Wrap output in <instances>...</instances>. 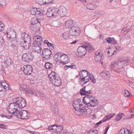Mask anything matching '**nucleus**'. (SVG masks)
I'll return each instance as SVG.
<instances>
[{
  "label": "nucleus",
  "mask_w": 134,
  "mask_h": 134,
  "mask_svg": "<svg viewBox=\"0 0 134 134\" xmlns=\"http://www.w3.org/2000/svg\"><path fill=\"white\" fill-rule=\"evenodd\" d=\"M91 93V89L90 86L84 87L80 90V94L81 95H86L82 99L84 103L87 106L94 107L98 104V100L95 99L92 95H88Z\"/></svg>",
  "instance_id": "obj_1"
},
{
  "label": "nucleus",
  "mask_w": 134,
  "mask_h": 134,
  "mask_svg": "<svg viewBox=\"0 0 134 134\" xmlns=\"http://www.w3.org/2000/svg\"><path fill=\"white\" fill-rule=\"evenodd\" d=\"M13 102L11 103L10 107L14 105V107H18L20 109H23L26 106V101L25 99L22 97H18L15 98L13 99Z\"/></svg>",
  "instance_id": "obj_2"
},
{
  "label": "nucleus",
  "mask_w": 134,
  "mask_h": 134,
  "mask_svg": "<svg viewBox=\"0 0 134 134\" xmlns=\"http://www.w3.org/2000/svg\"><path fill=\"white\" fill-rule=\"evenodd\" d=\"M54 58L55 61L59 62L60 63L66 64L69 62V57L66 54L58 53L54 55Z\"/></svg>",
  "instance_id": "obj_3"
},
{
  "label": "nucleus",
  "mask_w": 134,
  "mask_h": 134,
  "mask_svg": "<svg viewBox=\"0 0 134 134\" xmlns=\"http://www.w3.org/2000/svg\"><path fill=\"white\" fill-rule=\"evenodd\" d=\"M82 102L80 99H76L73 103V106L76 111L79 112H84L87 109V108L82 104Z\"/></svg>",
  "instance_id": "obj_4"
},
{
  "label": "nucleus",
  "mask_w": 134,
  "mask_h": 134,
  "mask_svg": "<svg viewBox=\"0 0 134 134\" xmlns=\"http://www.w3.org/2000/svg\"><path fill=\"white\" fill-rule=\"evenodd\" d=\"M49 79L51 82L57 86H58L61 84V81L58 74L52 71L48 75Z\"/></svg>",
  "instance_id": "obj_5"
},
{
  "label": "nucleus",
  "mask_w": 134,
  "mask_h": 134,
  "mask_svg": "<svg viewBox=\"0 0 134 134\" xmlns=\"http://www.w3.org/2000/svg\"><path fill=\"white\" fill-rule=\"evenodd\" d=\"M81 33L80 28L78 27L72 26L70 29L69 34L70 35L74 36H77L80 35Z\"/></svg>",
  "instance_id": "obj_6"
},
{
  "label": "nucleus",
  "mask_w": 134,
  "mask_h": 134,
  "mask_svg": "<svg viewBox=\"0 0 134 134\" xmlns=\"http://www.w3.org/2000/svg\"><path fill=\"white\" fill-rule=\"evenodd\" d=\"M33 53H27L23 54L22 56L23 59L26 62H29L32 61L34 58Z\"/></svg>",
  "instance_id": "obj_7"
},
{
  "label": "nucleus",
  "mask_w": 134,
  "mask_h": 134,
  "mask_svg": "<svg viewBox=\"0 0 134 134\" xmlns=\"http://www.w3.org/2000/svg\"><path fill=\"white\" fill-rule=\"evenodd\" d=\"M52 54L51 51L48 49H44L42 51V54L43 56V60L49 59L51 57Z\"/></svg>",
  "instance_id": "obj_8"
},
{
  "label": "nucleus",
  "mask_w": 134,
  "mask_h": 134,
  "mask_svg": "<svg viewBox=\"0 0 134 134\" xmlns=\"http://www.w3.org/2000/svg\"><path fill=\"white\" fill-rule=\"evenodd\" d=\"M130 60L127 58L124 59L123 57L119 58L118 60V65L121 68L123 67V65L126 64V65L128 64L129 63Z\"/></svg>",
  "instance_id": "obj_9"
},
{
  "label": "nucleus",
  "mask_w": 134,
  "mask_h": 134,
  "mask_svg": "<svg viewBox=\"0 0 134 134\" xmlns=\"http://www.w3.org/2000/svg\"><path fill=\"white\" fill-rule=\"evenodd\" d=\"M20 41L31 43V37L29 34L24 32L21 34Z\"/></svg>",
  "instance_id": "obj_10"
},
{
  "label": "nucleus",
  "mask_w": 134,
  "mask_h": 134,
  "mask_svg": "<svg viewBox=\"0 0 134 134\" xmlns=\"http://www.w3.org/2000/svg\"><path fill=\"white\" fill-rule=\"evenodd\" d=\"M67 10L65 7L61 6L58 8V15L61 17L65 16L67 13Z\"/></svg>",
  "instance_id": "obj_11"
},
{
  "label": "nucleus",
  "mask_w": 134,
  "mask_h": 134,
  "mask_svg": "<svg viewBox=\"0 0 134 134\" xmlns=\"http://www.w3.org/2000/svg\"><path fill=\"white\" fill-rule=\"evenodd\" d=\"M86 49L85 45H83L79 47L77 49V52L80 56H85L86 54Z\"/></svg>",
  "instance_id": "obj_12"
},
{
  "label": "nucleus",
  "mask_w": 134,
  "mask_h": 134,
  "mask_svg": "<svg viewBox=\"0 0 134 134\" xmlns=\"http://www.w3.org/2000/svg\"><path fill=\"white\" fill-rule=\"evenodd\" d=\"M13 109L14 110L15 109V111H12V112H11L10 111L8 110V112L10 114L12 113V116L13 115H14L15 116H16L19 118H21L22 110H20L19 111V110H17V109L15 107L13 108Z\"/></svg>",
  "instance_id": "obj_13"
},
{
  "label": "nucleus",
  "mask_w": 134,
  "mask_h": 134,
  "mask_svg": "<svg viewBox=\"0 0 134 134\" xmlns=\"http://www.w3.org/2000/svg\"><path fill=\"white\" fill-rule=\"evenodd\" d=\"M30 26L33 33H35L40 31L41 25L40 24H36V25L30 24Z\"/></svg>",
  "instance_id": "obj_14"
},
{
  "label": "nucleus",
  "mask_w": 134,
  "mask_h": 134,
  "mask_svg": "<svg viewBox=\"0 0 134 134\" xmlns=\"http://www.w3.org/2000/svg\"><path fill=\"white\" fill-rule=\"evenodd\" d=\"M41 9L36 8H33L30 10L31 14L36 16H38L39 15H41L42 13L40 12Z\"/></svg>",
  "instance_id": "obj_15"
},
{
  "label": "nucleus",
  "mask_w": 134,
  "mask_h": 134,
  "mask_svg": "<svg viewBox=\"0 0 134 134\" xmlns=\"http://www.w3.org/2000/svg\"><path fill=\"white\" fill-rule=\"evenodd\" d=\"M34 39L35 40L33 42V44L41 45L42 43V38L41 37L39 36H35L34 37Z\"/></svg>",
  "instance_id": "obj_16"
},
{
  "label": "nucleus",
  "mask_w": 134,
  "mask_h": 134,
  "mask_svg": "<svg viewBox=\"0 0 134 134\" xmlns=\"http://www.w3.org/2000/svg\"><path fill=\"white\" fill-rule=\"evenodd\" d=\"M24 74L26 75H28L31 74L33 69L32 66L31 65H27L26 67V68H24Z\"/></svg>",
  "instance_id": "obj_17"
},
{
  "label": "nucleus",
  "mask_w": 134,
  "mask_h": 134,
  "mask_svg": "<svg viewBox=\"0 0 134 134\" xmlns=\"http://www.w3.org/2000/svg\"><path fill=\"white\" fill-rule=\"evenodd\" d=\"M17 43V42L16 40H14V41H12L9 44V48L11 51H14L15 49L16 48V45Z\"/></svg>",
  "instance_id": "obj_18"
},
{
  "label": "nucleus",
  "mask_w": 134,
  "mask_h": 134,
  "mask_svg": "<svg viewBox=\"0 0 134 134\" xmlns=\"http://www.w3.org/2000/svg\"><path fill=\"white\" fill-rule=\"evenodd\" d=\"M100 75L102 76L103 78L105 79L108 80L110 78V75L108 71H103L100 73Z\"/></svg>",
  "instance_id": "obj_19"
},
{
  "label": "nucleus",
  "mask_w": 134,
  "mask_h": 134,
  "mask_svg": "<svg viewBox=\"0 0 134 134\" xmlns=\"http://www.w3.org/2000/svg\"><path fill=\"white\" fill-rule=\"evenodd\" d=\"M20 42V46L22 47V48H23L25 49H29L31 45V43H28L21 41Z\"/></svg>",
  "instance_id": "obj_20"
},
{
  "label": "nucleus",
  "mask_w": 134,
  "mask_h": 134,
  "mask_svg": "<svg viewBox=\"0 0 134 134\" xmlns=\"http://www.w3.org/2000/svg\"><path fill=\"white\" fill-rule=\"evenodd\" d=\"M32 46V48L34 51L38 53L41 52L42 50V49L41 48V45H39L34 44H33Z\"/></svg>",
  "instance_id": "obj_21"
},
{
  "label": "nucleus",
  "mask_w": 134,
  "mask_h": 134,
  "mask_svg": "<svg viewBox=\"0 0 134 134\" xmlns=\"http://www.w3.org/2000/svg\"><path fill=\"white\" fill-rule=\"evenodd\" d=\"M97 7V5L94 3H90L88 4L86 6V8L90 10H93L95 9Z\"/></svg>",
  "instance_id": "obj_22"
},
{
  "label": "nucleus",
  "mask_w": 134,
  "mask_h": 134,
  "mask_svg": "<svg viewBox=\"0 0 134 134\" xmlns=\"http://www.w3.org/2000/svg\"><path fill=\"white\" fill-rule=\"evenodd\" d=\"M49 8L55 16L58 15V8L54 7H52Z\"/></svg>",
  "instance_id": "obj_23"
},
{
  "label": "nucleus",
  "mask_w": 134,
  "mask_h": 134,
  "mask_svg": "<svg viewBox=\"0 0 134 134\" xmlns=\"http://www.w3.org/2000/svg\"><path fill=\"white\" fill-rule=\"evenodd\" d=\"M73 24V21L72 20L69 19L66 21L65 23V26L66 28H69Z\"/></svg>",
  "instance_id": "obj_24"
},
{
  "label": "nucleus",
  "mask_w": 134,
  "mask_h": 134,
  "mask_svg": "<svg viewBox=\"0 0 134 134\" xmlns=\"http://www.w3.org/2000/svg\"><path fill=\"white\" fill-rule=\"evenodd\" d=\"M8 37L10 39H14L16 37L15 32L13 31H10L9 33L8 34Z\"/></svg>",
  "instance_id": "obj_25"
},
{
  "label": "nucleus",
  "mask_w": 134,
  "mask_h": 134,
  "mask_svg": "<svg viewBox=\"0 0 134 134\" xmlns=\"http://www.w3.org/2000/svg\"><path fill=\"white\" fill-rule=\"evenodd\" d=\"M89 77L87 76H85L84 77H82V79L80 78L81 80L80 81V83H81L82 82H83V84L86 83L89 80ZM82 84L83 83H82Z\"/></svg>",
  "instance_id": "obj_26"
},
{
  "label": "nucleus",
  "mask_w": 134,
  "mask_h": 134,
  "mask_svg": "<svg viewBox=\"0 0 134 134\" xmlns=\"http://www.w3.org/2000/svg\"><path fill=\"white\" fill-rule=\"evenodd\" d=\"M22 114L21 119H26L27 118V115L28 114V113L26 111L22 110Z\"/></svg>",
  "instance_id": "obj_27"
},
{
  "label": "nucleus",
  "mask_w": 134,
  "mask_h": 134,
  "mask_svg": "<svg viewBox=\"0 0 134 134\" xmlns=\"http://www.w3.org/2000/svg\"><path fill=\"white\" fill-rule=\"evenodd\" d=\"M38 22L39 21L36 17L34 18L31 19L30 24L36 25V24H40Z\"/></svg>",
  "instance_id": "obj_28"
},
{
  "label": "nucleus",
  "mask_w": 134,
  "mask_h": 134,
  "mask_svg": "<svg viewBox=\"0 0 134 134\" xmlns=\"http://www.w3.org/2000/svg\"><path fill=\"white\" fill-rule=\"evenodd\" d=\"M86 73L87 75H88L89 73L88 72L87 70H82L81 72H80L79 75L80 76V78L82 79L83 76H84V73Z\"/></svg>",
  "instance_id": "obj_29"
},
{
  "label": "nucleus",
  "mask_w": 134,
  "mask_h": 134,
  "mask_svg": "<svg viewBox=\"0 0 134 134\" xmlns=\"http://www.w3.org/2000/svg\"><path fill=\"white\" fill-rule=\"evenodd\" d=\"M115 115V114L107 115L104 118V120L103 121V122L109 120Z\"/></svg>",
  "instance_id": "obj_30"
},
{
  "label": "nucleus",
  "mask_w": 134,
  "mask_h": 134,
  "mask_svg": "<svg viewBox=\"0 0 134 134\" xmlns=\"http://www.w3.org/2000/svg\"><path fill=\"white\" fill-rule=\"evenodd\" d=\"M87 43L88 44V45H85L86 51L88 50L90 52H93L94 50L92 46H90V44L88 42H87Z\"/></svg>",
  "instance_id": "obj_31"
},
{
  "label": "nucleus",
  "mask_w": 134,
  "mask_h": 134,
  "mask_svg": "<svg viewBox=\"0 0 134 134\" xmlns=\"http://www.w3.org/2000/svg\"><path fill=\"white\" fill-rule=\"evenodd\" d=\"M46 15L49 17H51L54 15L49 8L48 9L47 11Z\"/></svg>",
  "instance_id": "obj_32"
},
{
  "label": "nucleus",
  "mask_w": 134,
  "mask_h": 134,
  "mask_svg": "<svg viewBox=\"0 0 134 134\" xmlns=\"http://www.w3.org/2000/svg\"><path fill=\"white\" fill-rule=\"evenodd\" d=\"M53 66V65L52 64L50 63L49 62H47L46 63L44 67L47 69H49L51 68H52Z\"/></svg>",
  "instance_id": "obj_33"
},
{
  "label": "nucleus",
  "mask_w": 134,
  "mask_h": 134,
  "mask_svg": "<svg viewBox=\"0 0 134 134\" xmlns=\"http://www.w3.org/2000/svg\"><path fill=\"white\" fill-rule=\"evenodd\" d=\"M122 93L126 97H128L130 95V93L127 90L122 91Z\"/></svg>",
  "instance_id": "obj_34"
},
{
  "label": "nucleus",
  "mask_w": 134,
  "mask_h": 134,
  "mask_svg": "<svg viewBox=\"0 0 134 134\" xmlns=\"http://www.w3.org/2000/svg\"><path fill=\"white\" fill-rule=\"evenodd\" d=\"M67 32H64L62 34V36L63 38L65 39H68L69 38V34Z\"/></svg>",
  "instance_id": "obj_35"
},
{
  "label": "nucleus",
  "mask_w": 134,
  "mask_h": 134,
  "mask_svg": "<svg viewBox=\"0 0 134 134\" xmlns=\"http://www.w3.org/2000/svg\"><path fill=\"white\" fill-rule=\"evenodd\" d=\"M102 56V55H100L94 57L95 60L97 62H99L101 61Z\"/></svg>",
  "instance_id": "obj_36"
},
{
  "label": "nucleus",
  "mask_w": 134,
  "mask_h": 134,
  "mask_svg": "<svg viewBox=\"0 0 134 134\" xmlns=\"http://www.w3.org/2000/svg\"><path fill=\"white\" fill-rule=\"evenodd\" d=\"M106 41L108 43H115L116 42L114 41V38L112 39L111 38L108 37L106 39Z\"/></svg>",
  "instance_id": "obj_37"
},
{
  "label": "nucleus",
  "mask_w": 134,
  "mask_h": 134,
  "mask_svg": "<svg viewBox=\"0 0 134 134\" xmlns=\"http://www.w3.org/2000/svg\"><path fill=\"white\" fill-rule=\"evenodd\" d=\"M3 84H5L4 85L2 84V88L4 90H7L9 89V87L8 85L5 83H3Z\"/></svg>",
  "instance_id": "obj_38"
},
{
  "label": "nucleus",
  "mask_w": 134,
  "mask_h": 134,
  "mask_svg": "<svg viewBox=\"0 0 134 134\" xmlns=\"http://www.w3.org/2000/svg\"><path fill=\"white\" fill-rule=\"evenodd\" d=\"M36 2L38 4L41 5H44L45 4L44 0H35Z\"/></svg>",
  "instance_id": "obj_39"
},
{
  "label": "nucleus",
  "mask_w": 134,
  "mask_h": 134,
  "mask_svg": "<svg viewBox=\"0 0 134 134\" xmlns=\"http://www.w3.org/2000/svg\"><path fill=\"white\" fill-rule=\"evenodd\" d=\"M110 67L111 68H116L117 67V63L116 62H113L111 64Z\"/></svg>",
  "instance_id": "obj_40"
},
{
  "label": "nucleus",
  "mask_w": 134,
  "mask_h": 134,
  "mask_svg": "<svg viewBox=\"0 0 134 134\" xmlns=\"http://www.w3.org/2000/svg\"><path fill=\"white\" fill-rule=\"evenodd\" d=\"M126 129L123 128L121 129L118 134H126Z\"/></svg>",
  "instance_id": "obj_41"
},
{
  "label": "nucleus",
  "mask_w": 134,
  "mask_h": 134,
  "mask_svg": "<svg viewBox=\"0 0 134 134\" xmlns=\"http://www.w3.org/2000/svg\"><path fill=\"white\" fill-rule=\"evenodd\" d=\"M105 51L107 53V54H106V55L108 57L111 56L112 55L114 54V52L113 54H112L111 53H110L109 50L107 49H106Z\"/></svg>",
  "instance_id": "obj_42"
},
{
  "label": "nucleus",
  "mask_w": 134,
  "mask_h": 134,
  "mask_svg": "<svg viewBox=\"0 0 134 134\" xmlns=\"http://www.w3.org/2000/svg\"><path fill=\"white\" fill-rule=\"evenodd\" d=\"M124 116V114L122 113H119L118 114V121L120 120L122 117Z\"/></svg>",
  "instance_id": "obj_43"
},
{
  "label": "nucleus",
  "mask_w": 134,
  "mask_h": 134,
  "mask_svg": "<svg viewBox=\"0 0 134 134\" xmlns=\"http://www.w3.org/2000/svg\"><path fill=\"white\" fill-rule=\"evenodd\" d=\"M57 130H56V131L57 132H60L63 130V127L62 126H59L58 125H57Z\"/></svg>",
  "instance_id": "obj_44"
},
{
  "label": "nucleus",
  "mask_w": 134,
  "mask_h": 134,
  "mask_svg": "<svg viewBox=\"0 0 134 134\" xmlns=\"http://www.w3.org/2000/svg\"><path fill=\"white\" fill-rule=\"evenodd\" d=\"M88 134H98V131L97 130H91L89 132Z\"/></svg>",
  "instance_id": "obj_45"
},
{
  "label": "nucleus",
  "mask_w": 134,
  "mask_h": 134,
  "mask_svg": "<svg viewBox=\"0 0 134 134\" xmlns=\"http://www.w3.org/2000/svg\"><path fill=\"white\" fill-rule=\"evenodd\" d=\"M4 43L3 38L2 36H0V45L2 46L4 44Z\"/></svg>",
  "instance_id": "obj_46"
},
{
  "label": "nucleus",
  "mask_w": 134,
  "mask_h": 134,
  "mask_svg": "<svg viewBox=\"0 0 134 134\" xmlns=\"http://www.w3.org/2000/svg\"><path fill=\"white\" fill-rule=\"evenodd\" d=\"M68 69L70 68L71 69H75L76 68L75 65L73 63L71 65H68Z\"/></svg>",
  "instance_id": "obj_47"
},
{
  "label": "nucleus",
  "mask_w": 134,
  "mask_h": 134,
  "mask_svg": "<svg viewBox=\"0 0 134 134\" xmlns=\"http://www.w3.org/2000/svg\"><path fill=\"white\" fill-rule=\"evenodd\" d=\"M7 125H4L3 124H0V128H1L3 129H7Z\"/></svg>",
  "instance_id": "obj_48"
},
{
  "label": "nucleus",
  "mask_w": 134,
  "mask_h": 134,
  "mask_svg": "<svg viewBox=\"0 0 134 134\" xmlns=\"http://www.w3.org/2000/svg\"><path fill=\"white\" fill-rule=\"evenodd\" d=\"M45 4H49L52 2L53 0H44Z\"/></svg>",
  "instance_id": "obj_49"
},
{
  "label": "nucleus",
  "mask_w": 134,
  "mask_h": 134,
  "mask_svg": "<svg viewBox=\"0 0 134 134\" xmlns=\"http://www.w3.org/2000/svg\"><path fill=\"white\" fill-rule=\"evenodd\" d=\"M40 97H44L45 94L44 93H42V92H38V93Z\"/></svg>",
  "instance_id": "obj_50"
},
{
  "label": "nucleus",
  "mask_w": 134,
  "mask_h": 134,
  "mask_svg": "<svg viewBox=\"0 0 134 134\" xmlns=\"http://www.w3.org/2000/svg\"><path fill=\"white\" fill-rule=\"evenodd\" d=\"M98 15L100 16H102L103 15L105 14L104 11H100L98 12Z\"/></svg>",
  "instance_id": "obj_51"
},
{
  "label": "nucleus",
  "mask_w": 134,
  "mask_h": 134,
  "mask_svg": "<svg viewBox=\"0 0 134 134\" xmlns=\"http://www.w3.org/2000/svg\"><path fill=\"white\" fill-rule=\"evenodd\" d=\"M1 116L3 118H4V117H5L7 118H9V119L11 118H12V117L11 116H10V115H9L8 116L7 115H4L3 114H1Z\"/></svg>",
  "instance_id": "obj_52"
},
{
  "label": "nucleus",
  "mask_w": 134,
  "mask_h": 134,
  "mask_svg": "<svg viewBox=\"0 0 134 134\" xmlns=\"http://www.w3.org/2000/svg\"><path fill=\"white\" fill-rule=\"evenodd\" d=\"M47 46L50 48H54V44L52 43H50L49 42Z\"/></svg>",
  "instance_id": "obj_53"
},
{
  "label": "nucleus",
  "mask_w": 134,
  "mask_h": 134,
  "mask_svg": "<svg viewBox=\"0 0 134 134\" xmlns=\"http://www.w3.org/2000/svg\"><path fill=\"white\" fill-rule=\"evenodd\" d=\"M27 92L28 93H30V94H33L34 95L35 94L34 92V91L32 90H28L27 91Z\"/></svg>",
  "instance_id": "obj_54"
},
{
  "label": "nucleus",
  "mask_w": 134,
  "mask_h": 134,
  "mask_svg": "<svg viewBox=\"0 0 134 134\" xmlns=\"http://www.w3.org/2000/svg\"><path fill=\"white\" fill-rule=\"evenodd\" d=\"M91 81L93 83H96V79L93 77H91L90 78Z\"/></svg>",
  "instance_id": "obj_55"
},
{
  "label": "nucleus",
  "mask_w": 134,
  "mask_h": 134,
  "mask_svg": "<svg viewBox=\"0 0 134 134\" xmlns=\"http://www.w3.org/2000/svg\"><path fill=\"white\" fill-rule=\"evenodd\" d=\"M4 24H1L0 25V30L1 31H3L4 29V26L3 25Z\"/></svg>",
  "instance_id": "obj_56"
},
{
  "label": "nucleus",
  "mask_w": 134,
  "mask_h": 134,
  "mask_svg": "<svg viewBox=\"0 0 134 134\" xmlns=\"http://www.w3.org/2000/svg\"><path fill=\"white\" fill-rule=\"evenodd\" d=\"M19 89L21 92L23 91V92L25 91V89L23 87H22V86L20 87Z\"/></svg>",
  "instance_id": "obj_57"
},
{
  "label": "nucleus",
  "mask_w": 134,
  "mask_h": 134,
  "mask_svg": "<svg viewBox=\"0 0 134 134\" xmlns=\"http://www.w3.org/2000/svg\"><path fill=\"white\" fill-rule=\"evenodd\" d=\"M126 134H132V133L127 129H126Z\"/></svg>",
  "instance_id": "obj_58"
},
{
  "label": "nucleus",
  "mask_w": 134,
  "mask_h": 134,
  "mask_svg": "<svg viewBox=\"0 0 134 134\" xmlns=\"http://www.w3.org/2000/svg\"><path fill=\"white\" fill-rule=\"evenodd\" d=\"M102 123V121H100L99 122L97 123L95 125V126L97 127L100 125Z\"/></svg>",
  "instance_id": "obj_59"
},
{
  "label": "nucleus",
  "mask_w": 134,
  "mask_h": 134,
  "mask_svg": "<svg viewBox=\"0 0 134 134\" xmlns=\"http://www.w3.org/2000/svg\"><path fill=\"white\" fill-rule=\"evenodd\" d=\"M6 63H7V64H11V60L9 59H7L6 61Z\"/></svg>",
  "instance_id": "obj_60"
},
{
  "label": "nucleus",
  "mask_w": 134,
  "mask_h": 134,
  "mask_svg": "<svg viewBox=\"0 0 134 134\" xmlns=\"http://www.w3.org/2000/svg\"><path fill=\"white\" fill-rule=\"evenodd\" d=\"M52 125H51V126H48V129L50 131H53V128Z\"/></svg>",
  "instance_id": "obj_61"
},
{
  "label": "nucleus",
  "mask_w": 134,
  "mask_h": 134,
  "mask_svg": "<svg viewBox=\"0 0 134 134\" xmlns=\"http://www.w3.org/2000/svg\"><path fill=\"white\" fill-rule=\"evenodd\" d=\"M53 128L54 129H53V130H57V125H52Z\"/></svg>",
  "instance_id": "obj_62"
},
{
  "label": "nucleus",
  "mask_w": 134,
  "mask_h": 134,
  "mask_svg": "<svg viewBox=\"0 0 134 134\" xmlns=\"http://www.w3.org/2000/svg\"><path fill=\"white\" fill-rule=\"evenodd\" d=\"M109 127L108 126H107L106 127L105 129V131L104 132V134H106L108 130V129H109Z\"/></svg>",
  "instance_id": "obj_63"
},
{
  "label": "nucleus",
  "mask_w": 134,
  "mask_h": 134,
  "mask_svg": "<svg viewBox=\"0 0 134 134\" xmlns=\"http://www.w3.org/2000/svg\"><path fill=\"white\" fill-rule=\"evenodd\" d=\"M29 132L31 133L32 132V134H40L39 133L36 132H32L31 131H30Z\"/></svg>",
  "instance_id": "obj_64"
}]
</instances>
